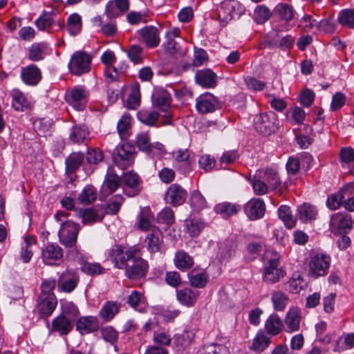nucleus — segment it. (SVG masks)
Returning a JSON list of instances; mask_svg holds the SVG:
<instances>
[{"label":"nucleus","instance_id":"c756f323","mask_svg":"<svg viewBox=\"0 0 354 354\" xmlns=\"http://www.w3.org/2000/svg\"><path fill=\"white\" fill-rule=\"evenodd\" d=\"M283 328L282 319L275 313L270 315L265 322V330L271 336L279 335Z\"/></svg>","mask_w":354,"mask_h":354},{"label":"nucleus","instance_id":"9b49d317","mask_svg":"<svg viewBox=\"0 0 354 354\" xmlns=\"http://www.w3.org/2000/svg\"><path fill=\"white\" fill-rule=\"evenodd\" d=\"M160 30L155 26H146L137 31L138 40L148 48H155L160 43Z\"/></svg>","mask_w":354,"mask_h":354},{"label":"nucleus","instance_id":"de8ad7c7","mask_svg":"<svg viewBox=\"0 0 354 354\" xmlns=\"http://www.w3.org/2000/svg\"><path fill=\"white\" fill-rule=\"evenodd\" d=\"M344 187L339 192L328 196L326 205L331 210L337 209L341 205L344 206Z\"/></svg>","mask_w":354,"mask_h":354},{"label":"nucleus","instance_id":"423d86ee","mask_svg":"<svg viewBox=\"0 0 354 354\" xmlns=\"http://www.w3.org/2000/svg\"><path fill=\"white\" fill-rule=\"evenodd\" d=\"M330 257L324 254H316L313 255L309 261V274L317 279L326 276L330 266Z\"/></svg>","mask_w":354,"mask_h":354},{"label":"nucleus","instance_id":"6e6552de","mask_svg":"<svg viewBox=\"0 0 354 354\" xmlns=\"http://www.w3.org/2000/svg\"><path fill=\"white\" fill-rule=\"evenodd\" d=\"M353 227L351 216L346 212L332 214L330 221V230L334 234H346Z\"/></svg>","mask_w":354,"mask_h":354},{"label":"nucleus","instance_id":"f3484780","mask_svg":"<svg viewBox=\"0 0 354 354\" xmlns=\"http://www.w3.org/2000/svg\"><path fill=\"white\" fill-rule=\"evenodd\" d=\"M63 254L62 248L57 244L48 243L42 250L41 257L44 264L53 266L62 260Z\"/></svg>","mask_w":354,"mask_h":354},{"label":"nucleus","instance_id":"052dcab7","mask_svg":"<svg viewBox=\"0 0 354 354\" xmlns=\"http://www.w3.org/2000/svg\"><path fill=\"white\" fill-rule=\"evenodd\" d=\"M190 205L195 211H200L206 207V201L198 190H194L190 196Z\"/></svg>","mask_w":354,"mask_h":354},{"label":"nucleus","instance_id":"ddd939ff","mask_svg":"<svg viewBox=\"0 0 354 354\" xmlns=\"http://www.w3.org/2000/svg\"><path fill=\"white\" fill-rule=\"evenodd\" d=\"M88 91L82 86L72 88L66 95V101L76 110H83L87 103Z\"/></svg>","mask_w":354,"mask_h":354},{"label":"nucleus","instance_id":"f03ea898","mask_svg":"<svg viewBox=\"0 0 354 354\" xmlns=\"http://www.w3.org/2000/svg\"><path fill=\"white\" fill-rule=\"evenodd\" d=\"M114 164L122 169H125L132 165L135 158V148L127 143L118 145L113 151Z\"/></svg>","mask_w":354,"mask_h":354},{"label":"nucleus","instance_id":"864d4df0","mask_svg":"<svg viewBox=\"0 0 354 354\" xmlns=\"http://www.w3.org/2000/svg\"><path fill=\"white\" fill-rule=\"evenodd\" d=\"M275 12L278 14L281 19L287 22L291 21L295 15L292 6L287 3L278 4L275 8Z\"/></svg>","mask_w":354,"mask_h":354},{"label":"nucleus","instance_id":"39448f33","mask_svg":"<svg viewBox=\"0 0 354 354\" xmlns=\"http://www.w3.org/2000/svg\"><path fill=\"white\" fill-rule=\"evenodd\" d=\"M277 118L272 112L261 113L254 119V125L256 131L263 136H270L277 129Z\"/></svg>","mask_w":354,"mask_h":354},{"label":"nucleus","instance_id":"bf43d9fd","mask_svg":"<svg viewBox=\"0 0 354 354\" xmlns=\"http://www.w3.org/2000/svg\"><path fill=\"white\" fill-rule=\"evenodd\" d=\"M344 207L350 212H354V183H348L344 187Z\"/></svg>","mask_w":354,"mask_h":354},{"label":"nucleus","instance_id":"0eeeda50","mask_svg":"<svg viewBox=\"0 0 354 354\" xmlns=\"http://www.w3.org/2000/svg\"><path fill=\"white\" fill-rule=\"evenodd\" d=\"M80 229V225L72 221L63 222L59 231L60 242L68 248L75 246Z\"/></svg>","mask_w":354,"mask_h":354},{"label":"nucleus","instance_id":"2eb2a0df","mask_svg":"<svg viewBox=\"0 0 354 354\" xmlns=\"http://www.w3.org/2000/svg\"><path fill=\"white\" fill-rule=\"evenodd\" d=\"M79 281V276L75 272L66 270L57 279V288L61 292H71L76 288Z\"/></svg>","mask_w":354,"mask_h":354},{"label":"nucleus","instance_id":"e433bc0d","mask_svg":"<svg viewBox=\"0 0 354 354\" xmlns=\"http://www.w3.org/2000/svg\"><path fill=\"white\" fill-rule=\"evenodd\" d=\"M270 343L271 338L264 331L259 330L252 339L249 348L256 352H262L270 346Z\"/></svg>","mask_w":354,"mask_h":354},{"label":"nucleus","instance_id":"b1692460","mask_svg":"<svg viewBox=\"0 0 354 354\" xmlns=\"http://www.w3.org/2000/svg\"><path fill=\"white\" fill-rule=\"evenodd\" d=\"M301 316V311L297 307H292L286 315L284 322L286 331L292 333L299 330Z\"/></svg>","mask_w":354,"mask_h":354},{"label":"nucleus","instance_id":"4d7b16f0","mask_svg":"<svg viewBox=\"0 0 354 354\" xmlns=\"http://www.w3.org/2000/svg\"><path fill=\"white\" fill-rule=\"evenodd\" d=\"M272 16V12L265 5L257 6L254 10V19L258 24H262L267 21Z\"/></svg>","mask_w":354,"mask_h":354},{"label":"nucleus","instance_id":"3c124183","mask_svg":"<svg viewBox=\"0 0 354 354\" xmlns=\"http://www.w3.org/2000/svg\"><path fill=\"white\" fill-rule=\"evenodd\" d=\"M81 270L83 272L90 276H95L104 274L106 271L99 263H90L88 261H82Z\"/></svg>","mask_w":354,"mask_h":354},{"label":"nucleus","instance_id":"49530a36","mask_svg":"<svg viewBox=\"0 0 354 354\" xmlns=\"http://www.w3.org/2000/svg\"><path fill=\"white\" fill-rule=\"evenodd\" d=\"M271 301L275 310L283 311L288 304L289 297L282 291H274L272 294Z\"/></svg>","mask_w":354,"mask_h":354},{"label":"nucleus","instance_id":"f704fd0d","mask_svg":"<svg viewBox=\"0 0 354 354\" xmlns=\"http://www.w3.org/2000/svg\"><path fill=\"white\" fill-rule=\"evenodd\" d=\"M241 209V205L233 204L230 202H223L218 203L214 207L215 212L218 214H220L222 218L225 219L236 214Z\"/></svg>","mask_w":354,"mask_h":354},{"label":"nucleus","instance_id":"a878e982","mask_svg":"<svg viewBox=\"0 0 354 354\" xmlns=\"http://www.w3.org/2000/svg\"><path fill=\"white\" fill-rule=\"evenodd\" d=\"M128 0L110 1L106 6V13L109 18H115L129 10Z\"/></svg>","mask_w":354,"mask_h":354},{"label":"nucleus","instance_id":"7ed1b4c3","mask_svg":"<svg viewBox=\"0 0 354 354\" xmlns=\"http://www.w3.org/2000/svg\"><path fill=\"white\" fill-rule=\"evenodd\" d=\"M136 145L141 151L154 158L165 153V146L160 142H150V136L148 132L138 133L136 138Z\"/></svg>","mask_w":354,"mask_h":354},{"label":"nucleus","instance_id":"13d9d810","mask_svg":"<svg viewBox=\"0 0 354 354\" xmlns=\"http://www.w3.org/2000/svg\"><path fill=\"white\" fill-rule=\"evenodd\" d=\"M159 118L158 112L152 111H140L138 113V120L143 124L154 126Z\"/></svg>","mask_w":354,"mask_h":354},{"label":"nucleus","instance_id":"680f3d73","mask_svg":"<svg viewBox=\"0 0 354 354\" xmlns=\"http://www.w3.org/2000/svg\"><path fill=\"white\" fill-rule=\"evenodd\" d=\"M338 21L342 26L354 28V10L351 9L342 10L339 14Z\"/></svg>","mask_w":354,"mask_h":354},{"label":"nucleus","instance_id":"0e129e2a","mask_svg":"<svg viewBox=\"0 0 354 354\" xmlns=\"http://www.w3.org/2000/svg\"><path fill=\"white\" fill-rule=\"evenodd\" d=\"M55 15L52 12H45L41 15L36 21L35 25L41 30H45L51 27L54 23L53 16Z\"/></svg>","mask_w":354,"mask_h":354},{"label":"nucleus","instance_id":"393cba45","mask_svg":"<svg viewBox=\"0 0 354 354\" xmlns=\"http://www.w3.org/2000/svg\"><path fill=\"white\" fill-rule=\"evenodd\" d=\"M196 83L205 88H213L216 85L217 75L211 69L197 71L195 75Z\"/></svg>","mask_w":354,"mask_h":354},{"label":"nucleus","instance_id":"dca6fc26","mask_svg":"<svg viewBox=\"0 0 354 354\" xmlns=\"http://www.w3.org/2000/svg\"><path fill=\"white\" fill-rule=\"evenodd\" d=\"M187 196V191L178 184L174 183L169 187L166 192L165 200L167 203L177 207L185 202Z\"/></svg>","mask_w":354,"mask_h":354},{"label":"nucleus","instance_id":"412c9836","mask_svg":"<svg viewBox=\"0 0 354 354\" xmlns=\"http://www.w3.org/2000/svg\"><path fill=\"white\" fill-rule=\"evenodd\" d=\"M245 212L250 220L261 218L266 212V205L261 198H252L245 205Z\"/></svg>","mask_w":354,"mask_h":354},{"label":"nucleus","instance_id":"6e6d98bb","mask_svg":"<svg viewBox=\"0 0 354 354\" xmlns=\"http://www.w3.org/2000/svg\"><path fill=\"white\" fill-rule=\"evenodd\" d=\"M231 0L223 1L217 8L218 17L223 22L227 23L232 19L231 14Z\"/></svg>","mask_w":354,"mask_h":354},{"label":"nucleus","instance_id":"4c0bfd02","mask_svg":"<svg viewBox=\"0 0 354 354\" xmlns=\"http://www.w3.org/2000/svg\"><path fill=\"white\" fill-rule=\"evenodd\" d=\"M297 216L304 223H307L316 218L317 211L316 207L308 203H304L297 207Z\"/></svg>","mask_w":354,"mask_h":354},{"label":"nucleus","instance_id":"c85d7f7f","mask_svg":"<svg viewBox=\"0 0 354 354\" xmlns=\"http://www.w3.org/2000/svg\"><path fill=\"white\" fill-rule=\"evenodd\" d=\"M176 297L180 303L187 307H191L196 304L199 297V292L190 288H185L177 290Z\"/></svg>","mask_w":354,"mask_h":354},{"label":"nucleus","instance_id":"09e8293b","mask_svg":"<svg viewBox=\"0 0 354 354\" xmlns=\"http://www.w3.org/2000/svg\"><path fill=\"white\" fill-rule=\"evenodd\" d=\"M131 118L129 114L124 113L118 122V132L122 139H127L129 136Z\"/></svg>","mask_w":354,"mask_h":354},{"label":"nucleus","instance_id":"20e7f679","mask_svg":"<svg viewBox=\"0 0 354 354\" xmlns=\"http://www.w3.org/2000/svg\"><path fill=\"white\" fill-rule=\"evenodd\" d=\"M92 56L88 53L79 50L71 56L68 68L73 75L80 76L91 71Z\"/></svg>","mask_w":354,"mask_h":354},{"label":"nucleus","instance_id":"2f4dec72","mask_svg":"<svg viewBox=\"0 0 354 354\" xmlns=\"http://www.w3.org/2000/svg\"><path fill=\"white\" fill-rule=\"evenodd\" d=\"M174 263L175 266L180 271L190 270L194 264L193 258L183 250L176 252Z\"/></svg>","mask_w":354,"mask_h":354},{"label":"nucleus","instance_id":"8fccbe9b","mask_svg":"<svg viewBox=\"0 0 354 354\" xmlns=\"http://www.w3.org/2000/svg\"><path fill=\"white\" fill-rule=\"evenodd\" d=\"M263 178L268 185V188L270 187L272 189H277L281 186V180L278 173L272 169H267L263 176Z\"/></svg>","mask_w":354,"mask_h":354},{"label":"nucleus","instance_id":"4be33fe9","mask_svg":"<svg viewBox=\"0 0 354 354\" xmlns=\"http://www.w3.org/2000/svg\"><path fill=\"white\" fill-rule=\"evenodd\" d=\"M73 328L72 320L64 313L60 314L52 321V332L57 333L60 336L68 335Z\"/></svg>","mask_w":354,"mask_h":354},{"label":"nucleus","instance_id":"cd10ccee","mask_svg":"<svg viewBox=\"0 0 354 354\" xmlns=\"http://www.w3.org/2000/svg\"><path fill=\"white\" fill-rule=\"evenodd\" d=\"M28 57L30 61L43 60L49 53L48 44L45 42L34 43L28 49Z\"/></svg>","mask_w":354,"mask_h":354},{"label":"nucleus","instance_id":"c03bdc74","mask_svg":"<svg viewBox=\"0 0 354 354\" xmlns=\"http://www.w3.org/2000/svg\"><path fill=\"white\" fill-rule=\"evenodd\" d=\"M12 105L16 111H24L30 106V102L24 95L19 90H14L12 92Z\"/></svg>","mask_w":354,"mask_h":354},{"label":"nucleus","instance_id":"338daca9","mask_svg":"<svg viewBox=\"0 0 354 354\" xmlns=\"http://www.w3.org/2000/svg\"><path fill=\"white\" fill-rule=\"evenodd\" d=\"M123 201L124 198L120 194L111 197L106 207V212L111 214H116L119 212Z\"/></svg>","mask_w":354,"mask_h":354},{"label":"nucleus","instance_id":"a211bd4d","mask_svg":"<svg viewBox=\"0 0 354 354\" xmlns=\"http://www.w3.org/2000/svg\"><path fill=\"white\" fill-rule=\"evenodd\" d=\"M162 242V234L158 227H153L144 241L145 245L150 254L160 252Z\"/></svg>","mask_w":354,"mask_h":354},{"label":"nucleus","instance_id":"6ab92c4d","mask_svg":"<svg viewBox=\"0 0 354 354\" xmlns=\"http://www.w3.org/2000/svg\"><path fill=\"white\" fill-rule=\"evenodd\" d=\"M76 329L82 335L97 332L100 329L99 320L94 316L81 317L76 322Z\"/></svg>","mask_w":354,"mask_h":354},{"label":"nucleus","instance_id":"5701e85b","mask_svg":"<svg viewBox=\"0 0 354 354\" xmlns=\"http://www.w3.org/2000/svg\"><path fill=\"white\" fill-rule=\"evenodd\" d=\"M153 106L166 111L170 106L171 97L167 91L162 88H157L154 90L152 96Z\"/></svg>","mask_w":354,"mask_h":354},{"label":"nucleus","instance_id":"aec40b11","mask_svg":"<svg viewBox=\"0 0 354 354\" xmlns=\"http://www.w3.org/2000/svg\"><path fill=\"white\" fill-rule=\"evenodd\" d=\"M21 77L26 84L34 86L41 81V71L36 65L32 64L21 68Z\"/></svg>","mask_w":354,"mask_h":354},{"label":"nucleus","instance_id":"e2e57ef3","mask_svg":"<svg viewBox=\"0 0 354 354\" xmlns=\"http://www.w3.org/2000/svg\"><path fill=\"white\" fill-rule=\"evenodd\" d=\"M82 221L84 224L93 223L100 221L102 217L98 214L97 211L93 208H86L81 211Z\"/></svg>","mask_w":354,"mask_h":354},{"label":"nucleus","instance_id":"473e14b6","mask_svg":"<svg viewBox=\"0 0 354 354\" xmlns=\"http://www.w3.org/2000/svg\"><path fill=\"white\" fill-rule=\"evenodd\" d=\"M84 160V155L80 152L71 153L65 160L66 174H75L81 167Z\"/></svg>","mask_w":354,"mask_h":354},{"label":"nucleus","instance_id":"603ef678","mask_svg":"<svg viewBox=\"0 0 354 354\" xmlns=\"http://www.w3.org/2000/svg\"><path fill=\"white\" fill-rule=\"evenodd\" d=\"M198 354H229V351L223 344L213 343L203 346L198 351Z\"/></svg>","mask_w":354,"mask_h":354},{"label":"nucleus","instance_id":"5fc2aeb1","mask_svg":"<svg viewBox=\"0 0 354 354\" xmlns=\"http://www.w3.org/2000/svg\"><path fill=\"white\" fill-rule=\"evenodd\" d=\"M140 103V85L136 83L131 88V93L127 100L128 107L131 109H136Z\"/></svg>","mask_w":354,"mask_h":354},{"label":"nucleus","instance_id":"bb28decb","mask_svg":"<svg viewBox=\"0 0 354 354\" xmlns=\"http://www.w3.org/2000/svg\"><path fill=\"white\" fill-rule=\"evenodd\" d=\"M189 284L196 288H203L206 286L209 275L205 270L193 269L187 274Z\"/></svg>","mask_w":354,"mask_h":354},{"label":"nucleus","instance_id":"ea45409f","mask_svg":"<svg viewBox=\"0 0 354 354\" xmlns=\"http://www.w3.org/2000/svg\"><path fill=\"white\" fill-rule=\"evenodd\" d=\"M88 135L89 131L86 125L75 124L71 129L69 139L73 143H81L87 138Z\"/></svg>","mask_w":354,"mask_h":354},{"label":"nucleus","instance_id":"69168bd1","mask_svg":"<svg viewBox=\"0 0 354 354\" xmlns=\"http://www.w3.org/2000/svg\"><path fill=\"white\" fill-rule=\"evenodd\" d=\"M143 48L139 45H132L128 50L127 55L134 64H140L143 60Z\"/></svg>","mask_w":354,"mask_h":354},{"label":"nucleus","instance_id":"58836bf2","mask_svg":"<svg viewBox=\"0 0 354 354\" xmlns=\"http://www.w3.org/2000/svg\"><path fill=\"white\" fill-rule=\"evenodd\" d=\"M127 304L133 308L140 313L146 311V302L144 295L133 290L127 297Z\"/></svg>","mask_w":354,"mask_h":354},{"label":"nucleus","instance_id":"774afa93","mask_svg":"<svg viewBox=\"0 0 354 354\" xmlns=\"http://www.w3.org/2000/svg\"><path fill=\"white\" fill-rule=\"evenodd\" d=\"M204 228V223L199 219H191L187 221V230L192 236H198Z\"/></svg>","mask_w":354,"mask_h":354},{"label":"nucleus","instance_id":"1a4fd4ad","mask_svg":"<svg viewBox=\"0 0 354 354\" xmlns=\"http://www.w3.org/2000/svg\"><path fill=\"white\" fill-rule=\"evenodd\" d=\"M136 253V250H124L122 245H115L110 250L109 257L115 267L119 269H125Z\"/></svg>","mask_w":354,"mask_h":354},{"label":"nucleus","instance_id":"a19ab883","mask_svg":"<svg viewBox=\"0 0 354 354\" xmlns=\"http://www.w3.org/2000/svg\"><path fill=\"white\" fill-rule=\"evenodd\" d=\"M120 185H122V177L120 178L115 174H107L104 182L102 188L103 192L109 195L115 192Z\"/></svg>","mask_w":354,"mask_h":354},{"label":"nucleus","instance_id":"7c9ffc66","mask_svg":"<svg viewBox=\"0 0 354 354\" xmlns=\"http://www.w3.org/2000/svg\"><path fill=\"white\" fill-rule=\"evenodd\" d=\"M218 246V251L216 257L221 262L228 261L234 255L236 243L232 239H226L219 242Z\"/></svg>","mask_w":354,"mask_h":354},{"label":"nucleus","instance_id":"37998d69","mask_svg":"<svg viewBox=\"0 0 354 354\" xmlns=\"http://www.w3.org/2000/svg\"><path fill=\"white\" fill-rule=\"evenodd\" d=\"M66 28L70 35L73 36L78 35L82 28L81 16L77 13L70 15L67 19Z\"/></svg>","mask_w":354,"mask_h":354},{"label":"nucleus","instance_id":"72a5a7b5","mask_svg":"<svg viewBox=\"0 0 354 354\" xmlns=\"http://www.w3.org/2000/svg\"><path fill=\"white\" fill-rule=\"evenodd\" d=\"M121 304L118 301H107L102 306L99 315L106 322L111 321L119 313Z\"/></svg>","mask_w":354,"mask_h":354},{"label":"nucleus","instance_id":"9d476101","mask_svg":"<svg viewBox=\"0 0 354 354\" xmlns=\"http://www.w3.org/2000/svg\"><path fill=\"white\" fill-rule=\"evenodd\" d=\"M142 181L138 174L133 171L124 173L122 176V186L124 193L129 197L138 195L142 190Z\"/></svg>","mask_w":354,"mask_h":354},{"label":"nucleus","instance_id":"c9c22d12","mask_svg":"<svg viewBox=\"0 0 354 354\" xmlns=\"http://www.w3.org/2000/svg\"><path fill=\"white\" fill-rule=\"evenodd\" d=\"M57 305L55 297L41 295L38 303L39 311L44 316L48 317L54 311Z\"/></svg>","mask_w":354,"mask_h":354},{"label":"nucleus","instance_id":"79ce46f5","mask_svg":"<svg viewBox=\"0 0 354 354\" xmlns=\"http://www.w3.org/2000/svg\"><path fill=\"white\" fill-rule=\"evenodd\" d=\"M97 192L91 185H86L78 195L77 201L80 203L89 205L96 201Z\"/></svg>","mask_w":354,"mask_h":354},{"label":"nucleus","instance_id":"4468645a","mask_svg":"<svg viewBox=\"0 0 354 354\" xmlns=\"http://www.w3.org/2000/svg\"><path fill=\"white\" fill-rule=\"evenodd\" d=\"M196 108L199 113L205 114L219 109L221 104L214 95L206 93L196 98Z\"/></svg>","mask_w":354,"mask_h":354},{"label":"nucleus","instance_id":"f8f14e48","mask_svg":"<svg viewBox=\"0 0 354 354\" xmlns=\"http://www.w3.org/2000/svg\"><path fill=\"white\" fill-rule=\"evenodd\" d=\"M148 269L147 261L135 254L125 268V275L130 280H138L146 277Z\"/></svg>","mask_w":354,"mask_h":354},{"label":"nucleus","instance_id":"a18cd8bd","mask_svg":"<svg viewBox=\"0 0 354 354\" xmlns=\"http://www.w3.org/2000/svg\"><path fill=\"white\" fill-rule=\"evenodd\" d=\"M279 218L288 229L293 228L296 225V218L292 216L290 207L281 205L278 209Z\"/></svg>","mask_w":354,"mask_h":354},{"label":"nucleus","instance_id":"f257e3e1","mask_svg":"<svg viewBox=\"0 0 354 354\" xmlns=\"http://www.w3.org/2000/svg\"><path fill=\"white\" fill-rule=\"evenodd\" d=\"M268 262L264 268L263 281L268 283H274L283 278L286 272L280 266V255L274 251H268L266 253Z\"/></svg>","mask_w":354,"mask_h":354}]
</instances>
